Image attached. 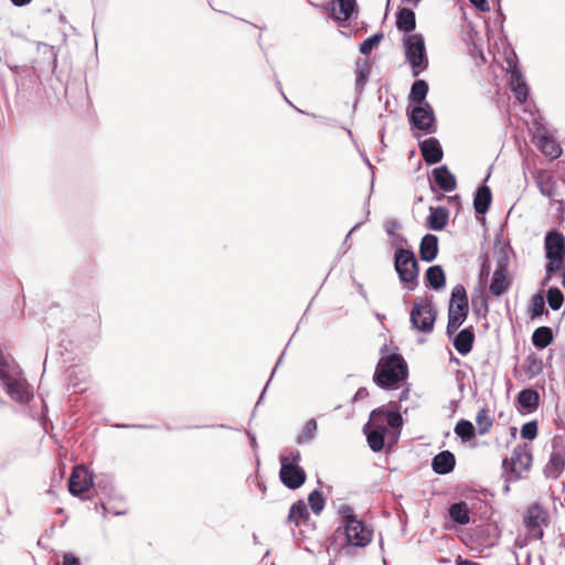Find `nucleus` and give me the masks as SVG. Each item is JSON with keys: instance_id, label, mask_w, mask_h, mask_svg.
<instances>
[{"instance_id": "nucleus-1", "label": "nucleus", "mask_w": 565, "mask_h": 565, "mask_svg": "<svg viewBox=\"0 0 565 565\" xmlns=\"http://www.w3.org/2000/svg\"><path fill=\"white\" fill-rule=\"evenodd\" d=\"M407 376V365L398 354L381 358L377 363L374 382L384 388H393Z\"/></svg>"}, {"instance_id": "nucleus-2", "label": "nucleus", "mask_w": 565, "mask_h": 565, "mask_svg": "<svg viewBox=\"0 0 565 565\" xmlns=\"http://www.w3.org/2000/svg\"><path fill=\"white\" fill-rule=\"evenodd\" d=\"M545 253V280H550L557 271H559L565 260V236L552 230L544 237Z\"/></svg>"}, {"instance_id": "nucleus-3", "label": "nucleus", "mask_w": 565, "mask_h": 565, "mask_svg": "<svg viewBox=\"0 0 565 565\" xmlns=\"http://www.w3.org/2000/svg\"><path fill=\"white\" fill-rule=\"evenodd\" d=\"M402 41L406 61L413 70V76H418L428 66L424 36L420 33L405 34Z\"/></svg>"}, {"instance_id": "nucleus-4", "label": "nucleus", "mask_w": 565, "mask_h": 565, "mask_svg": "<svg viewBox=\"0 0 565 565\" xmlns=\"http://www.w3.org/2000/svg\"><path fill=\"white\" fill-rule=\"evenodd\" d=\"M299 461L300 452L298 450L280 455V480L289 489H297L306 481V473L299 466Z\"/></svg>"}, {"instance_id": "nucleus-5", "label": "nucleus", "mask_w": 565, "mask_h": 565, "mask_svg": "<svg viewBox=\"0 0 565 565\" xmlns=\"http://www.w3.org/2000/svg\"><path fill=\"white\" fill-rule=\"evenodd\" d=\"M468 316V298L462 285L454 287L448 310L447 333L456 332Z\"/></svg>"}, {"instance_id": "nucleus-6", "label": "nucleus", "mask_w": 565, "mask_h": 565, "mask_svg": "<svg viewBox=\"0 0 565 565\" xmlns=\"http://www.w3.org/2000/svg\"><path fill=\"white\" fill-rule=\"evenodd\" d=\"M395 269L404 286L408 290H414L417 286L418 263L412 250L404 248L396 250Z\"/></svg>"}, {"instance_id": "nucleus-7", "label": "nucleus", "mask_w": 565, "mask_h": 565, "mask_svg": "<svg viewBox=\"0 0 565 565\" xmlns=\"http://www.w3.org/2000/svg\"><path fill=\"white\" fill-rule=\"evenodd\" d=\"M366 428H373L396 438L397 430L402 426V416L397 412L385 408H377L371 413L370 420L365 425Z\"/></svg>"}, {"instance_id": "nucleus-8", "label": "nucleus", "mask_w": 565, "mask_h": 565, "mask_svg": "<svg viewBox=\"0 0 565 565\" xmlns=\"http://www.w3.org/2000/svg\"><path fill=\"white\" fill-rule=\"evenodd\" d=\"M343 534L348 546L364 547L372 541L373 530L361 520H351L344 525Z\"/></svg>"}, {"instance_id": "nucleus-9", "label": "nucleus", "mask_w": 565, "mask_h": 565, "mask_svg": "<svg viewBox=\"0 0 565 565\" xmlns=\"http://www.w3.org/2000/svg\"><path fill=\"white\" fill-rule=\"evenodd\" d=\"M436 311L429 303H415L411 311V321L415 329L429 333L434 329Z\"/></svg>"}, {"instance_id": "nucleus-10", "label": "nucleus", "mask_w": 565, "mask_h": 565, "mask_svg": "<svg viewBox=\"0 0 565 565\" xmlns=\"http://www.w3.org/2000/svg\"><path fill=\"white\" fill-rule=\"evenodd\" d=\"M93 484V478L84 466L74 467L70 480L68 490L74 495H79L89 490Z\"/></svg>"}, {"instance_id": "nucleus-11", "label": "nucleus", "mask_w": 565, "mask_h": 565, "mask_svg": "<svg viewBox=\"0 0 565 565\" xmlns=\"http://www.w3.org/2000/svg\"><path fill=\"white\" fill-rule=\"evenodd\" d=\"M534 181L542 195L554 200L557 195V180L552 171L540 169L534 173Z\"/></svg>"}, {"instance_id": "nucleus-12", "label": "nucleus", "mask_w": 565, "mask_h": 565, "mask_svg": "<svg viewBox=\"0 0 565 565\" xmlns=\"http://www.w3.org/2000/svg\"><path fill=\"white\" fill-rule=\"evenodd\" d=\"M412 124L419 130L431 132L434 130L435 117L430 105L417 106L412 110Z\"/></svg>"}, {"instance_id": "nucleus-13", "label": "nucleus", "mask_w": 565, "mask_h": 565, "mask_svg": "<svg viewBox=\"0 0 565 565\" xmlns=\"http://www.w3.org/2000/svg\"><path fill=\"white\" fill-rule=\"evenodd\" d=\"M511 470L520 476L527 471L532 463V454L526 445L514 448L511 456Z\"/></svg>"}, {"instance_id": "nucleus-14", "label": "nucleus", "mask_w": 565, "mask_h": 565, "mask_svg": "<svg viewBox=\"0 0 565 565\" xmlns=\"http://www.w3.org/2000/svg\"><path fill=\"white\" fill-rule=\"evenodd\" d=\"M510 285L507 264L499 262L491 279L490 292L494 296H501L508 291Z\"/></svg>"}, {"instance_id": "nucleus-15", "label": "nucleus", "mask_w": 565, "mask_h": 565, "mask_svg": "<svg viewBox=\"0 0 565 565\" xmlns=\"http://www.w3.org/2000/svg\"><path fill=\"white\" fill-rule=\"evenodd\" d=\"M545 519L546 513L540 505H533L527 509L525 524L533 536H543L542 525Z\"/></svg>"}, {"instance_id": "nucleus-16", "label": "nucleus", "mask_w": 565, "mask_h": 565, "mask_svg": "<svg viewBox=\"0 0 565 565\" xmlns=\"http://www.w3.org/2000/svg\"><path fill=\"white\" fill-rule=\"evenodd\" d=\"M328 10L335 21H347L356 10L355 0H333L329 3Z\"/></svg>"}, {"instance_id": "nucleus-17", "label": "nucleus", "mask_w": 565, "mask_h": 565, "mask_svg": "<svg viewBox=\"0 0 565 565\" xmlns=\"http://www.w3.org/2000/svg\"><path fill=\"white\" fill-rule=\"evenodd\" d=\"M420 151L428 164H435L443 159V149L435 138H428L420 143Z\"/></svg>"}, {"instance_id": "nucleus-18", "label": "nucleus", "mask_w": 565, "mask_h": 565, "mask_svg": "<svg viewBox=\"0 0 565 565\" xmlns=\"http://www.w3.org/2000/svg\"><path fill=\"white\" fill-rule=\"evenodd\" d=\"M456 458L449 450H444L436 455L431 461L433 470L438 475H446L454 470Z\"/></svg>"}, {"instance_id": "nucleus-19", "label": "nucleus", "mask_w": 565, "mask_h": 565, "mask_svg": "<svg viewBox=\"0 0 565 565\" xmlns=\"http://www.w3.org/2000/svg\"><path fill=\"white\" fill-rule=\"evenodd\" d=\"M433 177L435 183L446 192H451L457 186L455 175L448 170L446 166L434 169Z\"/></svg>"}, {"instance_id": "nucleus-20", "label": "nucleus", "mask_w": 565, "mask_h": 565, "mask_svg": "<svg viewBox=\"0 0 565 565\" xmlns=\"http://www.w3.org/2000/svg\"><path fill=\"white\" fill-rule=\"evenodd\" d=\"M565 467V454L559 449H554L550 460L545 466V475L548 478L556 479Z\"/></svg>"}, {"instance_id": "nucleus-21", "label": "nucleus", "mask_w": 565, "mask_h": 565, "mask_svg": "<svg viewBox=\"0 0 565 565\" xmlns=\"http://www.w3.org/2000/svg\"><path fill=\"white\" fill-rule=\"evenodd\" d=\"M438 253V238L433 234H426L420 242L419 255L425 262H433Z\"/></svg>"}, {"instance_id": "nucleus-22", "label": "nucleus", "mask_w": 565, "mask_h": 565, "mask_svg": "<svg viewBox=\"0 0 565 565\" xmlns=\"http://www.w3.org/2000/svg\"><path fill=\"white\" fill-rule=\"evenodd\" d=\"M475 342V333L472 328L461 330L454 339L455 349L461 354L467 355L471 350Z\"/></svg>"}, {"instance_id": "nucleus-23", "label": "nucleus", "mask_w": 565, "mask_h": 565, "mask_svg": "<svg viewBox=\"0 0 565 565\" xmlns=\"http://www.w3.org/2000/svg\"><path fill=\"white\" fill-rule=\"evenodd\" d=\"M492 195L488 186H480L473 199V206L477 214H484L491 204Z\"/></svg>"}, {"instance_id": "nucleus-24", "label": "nucleus", "mask_w": 565, "mask_h": 565, "mask_svg": "<svg viewBox=\"0 0 565 565\" xmlns=\"http://www.w3.org/2000/svg\"><path fill=\"white\" fill-rule=\"evenodd\" d=\"M396 26L405 33L413 31L416 26L415 13L411 9H401L396 17Z\"/></svg>"}, {"instance_id": "nucleus-25", "label": "nucleus", "mask_w": 565, "mask_h": 565, "mask_svg": "<svg viewBox=\"0 0 565 565\" xmlns=\"http://www.w3.org/2000/svg\"><path fill=\"white\" fill-rule=\"evenodd\" d=\"M428 226L434 231H441L448 222V213L444 207H430L428 216Z\"/></svg>"}, {"instance_id": "nucleus-26", "label": "nucleus", "mask_w": 565, "mask_h": 565, "mask_svg": "<svg viewBox=\"0 0 565 565\" xmlns=\"http://www.w3.org/2000/svg\"><path fill=\"white\" fill-rule=\"evenodd\" d=\"M449 516L458 524L466 525L470 522L469 508L466 502H457L450 505Z\"/></svg>"}, {"instance_id": "nucleus-27", "label": "nucleus", "mask_w": 565, "mask_h": 565, "mask_svg": "<svg viewBox=\"0 0 565 565\" xmlns=\"http://www.w3.org/2000/svg\"><path fill=\"white\" fill-rule=\"evenodd\" d=\"M511 88L520 103H525L527 98V86L523 81L521 74L516 71L511 73Z\"/></svg>"}, {"instance_id": "nucleus-28", "label": "nucleus", "mask_w": 565, "mask_h": 565, "mask_svg": "<svg viewBox=\"0 0 565 565\" xmlns=\"http://www.w3.org/2000/svg\"><path fill=\"white\" fill-rule=\"evenodd\" d=\"M364 431L370 448L375 452L381 451L384 448L385 438L390 435L373 428H366V426L364 427Z\"/></svg>"}, {"instance_id": "nucleus-29", "label": "nucleus", "mask_w": 565, "mask_h": 565, "mask_svg": "<svg viewBox=\"0 0 565 565\" xmlns=\"http://www.w3.org/2000/svg\"><path fill=\"white\" fill-rule=\"evenodd\" d=\"M427 284L435 290H439L445 286V274L440 266H431L426 271Z\"/></svg>"}, {"instance_id": "nucleus-30", "label": "nucleus", "mask_w": 565, "mask_h": 565, "mask_svg": "<svg viewBox=\"0 0 565 565\" xmlns=\"http://www.w3.org/2000/svg\"><path fill=\"white\" fill-rule=\"evenodd\" d=\"M553 341V332L548 327L537 328L532 335L533 345L537 349H544Z\"/></svg>"}, {"instance_id": "nucleus-31", "label": "nucleus", "mask_w": 565, "mask_h": 565, "mask_svg": "<svg viewBox=\"0 0 565 565\" xmlns=\"http://www.w3.org/2000/svg\"><path fill=\"white\" fill-rule=\"evenodd\" d=\"M309 516L307 505L299 501L294 503L289 510L288 521L289 523H294L295 525H300L305 522Z\"/></svg>"}, {"instance_id": "nucleus-32", "label": "nucleus", "mask_w": 565, "mask_h": 565, "mask_svg": "<svg viewBox=\"0 0 565 565\" xmlns=\"http://www.w3.org/2000/svg\"><path fill=\"white\" fill-rule=\"evenodd\" d=\"M539 399L537 392L531 388L522 390L518 395L519 404L526 409H535L539 405Z\"/></svg>"}, {"instance_id": "nucleus-33", "label": "nucleus", "mask_w": 565, "mask_h": 565, "mask_svg": "<svg viewBox=\"0 0 565 565\" xmlns=\"http://www.w3.org/2000/svg\"><path fill=\"white\" fill-rule=\"evenodd\" d=\"M540 150L547 157L558 158L562 153L559 145L548 137H541L539 140Z\"/></svg>"}, {"instance_id": "nucleus-34", "label": "nucleus", "mask_w": 565, "mask_h": 565, "mask_svg": "<svg viewBox=\"0 0 565 565\" xmlns=\"http://www.w3.org/2000/svg\"><path fill=\"white\" fill-rule=\"evenodd\" d=\"M455 434L467 443L475 438L476 429L469 420L460 419L455 426Z\"/></svg>"}, {"instance_id": "nucleus-35", "label": "nucleus", "mask_w": 565, "mask_h": 565, "mask_svg": "<svg viewBox=\"0 0 565 565\" xmlns=\"http://www.w3.org/2000/svg\"><path fill=\"white\" fill-rule=\"evenodd\" d=\"M476 424L478 427L479 435H486L489 433L493 425V420L489 414V411L487 408H481L476 417Z\"/></svg>"}, {"instance_id": "nucleus-36", "label": "nucleus", "mask_w": 565, "mask_h": 565, "mask_svg": "<svg viewBox=\"0 0 565 565\" xmlns=\"http://www.w3.org/2000/svg\"><path fill=\"white\" fill-rule=\"evenodd\" d=\"M427 92V83L425 81L418 79L412 85L409 98L412 102L420 104L425 99Z\"/></svg>"}, {"instance_id": "nucleus-37", "label": "nucleus", "mask_w": 565, "mask_h": 565, "mask_svg": "<svg viewBox=\"0 0 565 565\" xmlns=\"http://www.w3.org/2000/svg\"><path fill=\"white\" fill-rule=\"evenodd\" d=\"M317 428H318L317 422L315 419H309L305 424L301 433L298 435L297 443L305 444V443L311 441L316 436Z\"/></svg>"}, {"instance_id": "nucleus-38", "label": "nucleus", "mask_w": 565, "mask_h": 565, "mask_svg": "<svg viewBox=\"0 0 565 565\" xmlns=\"http://www.w3.org/2000/svg\"><path fill=\"white\" fill-rule=\"evenodd\" d=\"M546 299H547L548 306L553 310H558L563 305L564 296H563V292L558 288L554 287V288H550L547 290Z\"/></svg>"}, {"instance_id": "nucleus-39", "label": "nucleus", "mask_w": 565, "mask_h": 565, "mask_svg": "<svg viewBox=\"0 0 565 565\" xmlns=\"http://www.w3.org/2000/svg\"><path fill=\"white\" fill-rule=\"evenodd\" d=\"M545 311V301L544 297L541 294H537L532 297L530 305V313L531 318L541 317Z\"/></svg>"}, {"instance_id": "nucleus-40", "label": "nucleus", "mask_w": 565, "mask_h": 565, "mask_svg": "<svg viewBox=\"0 0 565 565\" xmlns=\"http://www.w3.org/2000/svg\"><path fill=\"white\" fill-rule=\"evenodd\" d=\"M518 565H543V559L539 554H532L530 551H522L516 556Z\"/></svg>"}, {"instance_id": "nucleus-41", "label": "nucleus", "mask_w": 565, "mask_h": 565, "mask_svg": "<svg viewBox=\"0 0 565 565\" xmlns=\"http://www.w3.org/2000/svg\"><path fill=\"white\" fill-rule=\"evenodd\" d=\"M382 39H383V34L382 33H376V34L367 38L366 40H364L361 43L360 52L363 55H369L373 51V49H375L380 44Z\"/></svg>"}, {"instance_id": "nucleus-42", "label": "nucleus", "mask_w": 565, "mask_h": 565, "mask_svg": "<svg viewBox=\"0 0 565 565\" xmlns=\"http://www.w3.org/2000/svg\"><path fill=\"white\" fill-rule=\"evenodd\" d=\"M308 500H309V504H310V508L313 511V513L319 514L323 510L324 500L322 498V494L319 491L315 490L313 492H311L309 494Z\"/></svg>"}, {"instance_id": "nucleus-43", "label": "nucleus", "mask_w": 565, "mask_h": 565, "mask_svg": "<svg viewBox=\"0 0 565 565\" xmlns=\"http://www.w3.org/2000/svg\"><path fill=\"white\" fill-rule=\"evenodd\" d=\"M537 435V425L535 422H529L521 428V436L524 439L533 440Z\"/></svg>"}, {"instance_id": "nucleus-44", "label": "nucleus", "mask_w": 565, "mask_h": 565, "mask_svg": "<svg viewBox=\"0 0 565 565\" xmlns=\"http://www.w3.org/2000/svg\"><path fill=\"white\" fill-rule=\"evenodd\" d=\"M343 526L349 524L351 520H359L350 505H342L339 510Z\"/></svg>"}, {"instance_id": "nucleus-45", "label": "nucleus", "mask_w": 565, "mask_h": 565, "mask_svg": "<svg viewBox=\"0 0 565 565\" xmlns=\"http://www.w3.org/2000/svg\"><path fill=\"white\" fill-rule=\"evenodd\" d=\"M398 228H399V223L395 220H391L385 223V230L390 236H396V231Z\"/></svg>"}, {"instance_id": "nucleus-46", "label": "nucleus", "mask_w": 565, "mask_h": 565, "mask_svg": "<svg viewBox=\"0 0 565 565\" xmlns=\"http://www.w3.org/2000/svg\"><path fill=\"white\" fill-rule=\"evenodd\" d=\"M62 565H81L79 559L72 553H65L63 555Z\"/></svg>"}, {"instance_id": "nucleus-47", "label": "nucleus", "mask_w": 565, "mask_h": 565, "mask_svg": "<svg viewBox=\"0 0 565 565\" xmlns=\"http://www.w3.org/2000/svg\"><path fill=\"white\" fill-rule=\"evenodd\" d=\"M470 2L481 11H488L489 6L487 0H470Z\"/></svg>"}, {"instance_id": "nucleus-48", "label": "nucleus", "mask_w": 565, "mask_h": 565, "mask_svg": "<svg viewBox=\"0 0 565 565\" xmlns=\"http://www.w3.org/2000/svg\"><path fill=\"white\" fill-rule=\"evenodd\" d=\"M366 396H367L366 388H359L358 392L355 393L354 399H361V398H364Z\"/></svg>"}, {"instance_id": "nucleus-49", "label": "nucleus", "mask_w": 565, "mask_h": 565, "mask_svg": "<svg viewBox=\"0 0 565 565\" xmlns=\"http://www.w3.org/2000/svg\"><path fill=\"white\" fill-rule=\"evenodd\" d=\"M17 7H22L31 2V0H11Z\"/></svg>"}, {"instance_id": "nucleus-50", "label": "nucleus", "mask_w": 565, "mask_h": 565, "mask_svg": "<svg viewBox=\"0 0 565 565\" xmlns=\"http://www.w3.org/2000/svg\"><path fill=\"white\" fill-rule=\"evenodd\" d=\"M359 225H355L354 227H352V230H350L349 234L347 235V239L350 237V235L353 233V231L358 227Z\"/></svg>"}]
</instances>
